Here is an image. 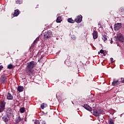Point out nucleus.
Masks as SVG:
<instances>
[{"instance_id":"obj_1","label":"nucleus","mask_w":124,"mask_h":124,"mask_svg":"<svg viewBox=\"0 0 124 124\" xmlns=\"http://www.w3.org/2000/svg\"><path fill=\"white\" fill-rule=\"evenodd\" d=\"M36 64H37V63H36L35 61H31L27 63V65L26 68V73L27 75L31 76V75H32V74H33V70L32 69L36 66Z\"/></svg>"},{"instance_id":"obj_2","label":"nucleus","mask_w":124,"mask_h":124,"mask_svg":"<svg viewBox=\"0 0 124 124\" xmlns=\"http://www.w3.org/2000/svg\"><path fill=\"white\" fill-rule=\"evenodd\" d=\"M105 114V112L103 110V109L101 108H98L97 109L93 110V115L95 116V117H98L100 116V115H104Z\"/></svg>"},{"instance_id":"obj_3","label":"nucleus","mask_w":124,"mask_h":124,"mask_svg":"<svg viewBox=\"0 0 124 124\" xmlns=\"http://www.w3.org/2000/svg\"><path fill=\"white\" fill-rule=\"evenodd\" d=\"M43 35L44 39H48V38H50L52 36V31H46Z\"/></svg>"},{"instance_id":"obj_4","label":"nucleus","mask_w":124,"mask_h":124,"mask_svg":"<svg viewBox=\"0 0 124 124\" xmlns=\"http://www.w3.org/2000/svg\"><path fill=\"white\" fill-rule=\"evenodd\" d=\"M6 103L4 101V100H2L0 103V113H2L3 111H4V109H5V105Z\"/></svg>"},{"instance_id":"obj_5","label":"nucleus","mask_w":124,"mask_h":124,"mask_svg":"<svg viewBox=\"0 0 124 124\" xmlns=\"http://www.w3.org/2000/svg\"><path fill=\"white\" fill-rule=\"evenodd\" d=\"M117 39L118 41L120 42H122V43L124 42V35L121 33H119L117 34Z\"/></svg>"},{"instance_id":"obj_6","label":"nucleus","mask_w":124,"mask_h":124,"mask_svg":"<svg viewBox=\"0 0 124 124\" xmlns=\"http://www.w3.org/2000/svg\"><path fill=\"white\" fill-rule=\"evenodd\" d=\"M83 19V16L82 15H78L76 18L75 19V22H76V23H81L82 22V19Z\"/></svg>"},{"instance_id":"obj_7","label":"nucleus","mask_w":124,"mask_h":124,"mask_svg":"<svg viewBox=\"0 0 124 124\" xmlns=\"http://www.w3.org/2000/svg\"><path fill=\"white\" fill-rule=\"evenodd\" d=\"M7 116H12L13 115V111L11 108H9L7 109L6 111Z\"/></svg>"},{"instance_id":"obj_8","label":"nucleus","mask_w":124,"mask_h":124,"mask_svg":"<svg viewBox=\"0 0 124 124\" xmlns=\"http://www.w3.org/2000/svg\"><path fill=\"white\" fill-rule=\"evenodd\" d=\"M0 80L1 83H2L3 84H4V83L6 82V80H7V78H6V76H5V75H3L1 76Z\"/></svg>"},{"instance_id":"obj_9","label":"nucleus","mask_w":124,"mask_h":124,"mask_svg":"<svg viewBox=\"0 0 124 124\" xmlns=\"http://www.w3.org/2000/svg\"><path fill=\"white\" fill-rule=\"evenodd\" d=\"M83 107L86 110H88V111H90V112L91 111H93V108H92L88 104L83 105Z\"/></svg>"},{"instance_id":"obj_10","label":"nucleus","mask_w":124,"mask_h":124,"mask_svg":"<svg viewBox=\"0 0 124 124\" xmlns=\"http://www.w3.org/2000/svg\"><path fill=\"white\" fill-rule=\"evenodd\" d=\"M6 98L8 100H12L13 99V95L8 93L6 95Z\"/></svg>"},{"instance_id":"obj_11","label":"nucleus","mask_w":124,"mask_h":124,"mask_svg":"<svg viewBox=\"0 0 124 124\" xmlns=\"http://www.w3.org/2000/svg\"><path fill=\"white\" fill-rule=\"evenodd\" d=\"M20 14V11L18 9L15 10V12L14 13V17H17Z\"/></svg>"},{"instance_id":"obj_12","label":"nucleus","mask_w":124,"mask_h":124,"mask_svg":"<svg viewBox=\"0 0 124 124\" xmlns=\"http://www.w3.org/2000/svg\"><path fill=\"white\" fill-rule=\"evenodd\" d=\"M121 84V81H119V79L117 80L113 81L112 83V86H118Z\"/></svg>"},{"instance_id":"obj_13","label":"nucleus","mask_w":124,"mask_h":124,"mask_svg":"<svg viewBox=\"0 0 124 124\" xmlns=\"http://www.w3.org/2000/svg\"><path fill=\"white\" fill-rule=\"evenodd\" d=\"M97 37H98V35L97 33V31H93V38H94V39H96V38H97Z\"/></svg>"},{"instance_id":"obj_14","label":"nucleus","mask_w":124,"mask_h":124,"mask_svg":"<svg viewBox=\"0 0 124 124\" xmlns=\"http://www.w3.org/2000/svg\"><path fill=\"white\" fill-rule=\"evenodd\" d=\"M114 29H120V28H122V23H117L114 25Z\"/></svg>"},{"instance_id":"obj_15","label":"nucleus","mask_w":124,"mask_h":124,"mask_svg":"<svg viewBox=\"0 0 124 124\" xmlns=\"http://www.w3.org/2000/svg\"><path fill=\"white\" fill-rule=\"evenodd\" d=\"M17 91L19 92V93H22L23 91H24V87L21 86H18L17 87Z\"/></svg>"},{"instance_id":"obj_16","label":"nucleus","mask_w":124,"mask_h":124,"mask_svg":"<svg viewBox=\"0 0 124 124\" xmlns=\"http://www.w3.org/2000/svg\"><path fill=\"white\" fill-rule=\"evenodd\" d=\"M108 36H107V34L106 33H105L104 35H103L102 39L104 40V42L106 41H107V38Z\"/></svg>"},{"instance_id":"obj_17","label":"nucleus","mask_w":124,"mask_h":124,"mask_svg":"<svg viewBox=\"0 0 124 124\" xmlns=\"http://www.w3.org/2000/svg\"><path fill=\"white\" fill-rule=\"evenodd\" d=\"M2 119H3V121L4 122H5V123H7V122H8V121H9V118L6 116L3 117Z\"/></svg>"},{"instance_id":"obj_18","label":"nucleus","mask_w":124,"mask_h":124,"mask_svg":"<svg viewBox=\"0 0 124 124\" xmlns=\"http://www.w3.org/2000/svg\"><path fill=\"white\" fill-rule=\"evenodd\" d=\"M21 121H22V118H21V117L19 116L16 118V124H19Z\"/></svg>"},{"instance_id":"obj_19","label":"nucleus","mask_w":124,"mask_h":124,"mask_svg":"<svg viewBox=\"0 0 124 124\" xmlns=\"http://www.w3.org/2000/svg\"><path fill=\"white\" fill-rule=\"evenodd\" d=\"M62 21V16H58L56 20L57 23H61Z\"/></svg>"},{"instance_id":"obj_20","label":"nucleus","mask_w":124,"mask_h":124,"mask_svg":"<svg viewBox=\"0 0 124 124\" xmlns=\"http://www.w3.org/2000/svg\"><path fill=\"white\" fill-rule=\"evenodd\" d=\"M67 21H68V22L69 23H72V24H73L75 22V20L72 19V18H68V19H67Z\"/></svg>"},{"instance_id":"obj_21","label":"nucleus","mask_w":124,"mask_h":124,"mask_svg":"<svg viewBox=\"0 0 124 124\" xmlns=\"http://www.w3.org/2000/svg\"><path fill=\"white\" fill-rule=\"evenodd\" d=\"M108 124H115L114 123V120L112 119H110L109 120H108Z\"/></svg>"},{"instance_id":"obj_22","label":"nucleus","mask_w":124,"mask_h":124,"mask_svg":"<svg viewBox=\"0 0 124 124\" xmlns=\"http://www.w3.org/2000/svg\"><path fill=\"white\" fill-rule=\"evenodd\" d=\"M7 68H8V69H12V68H13V65L11 64H10L8 65Z\"/></svg>"},{"instance_id":"obj_23","label":"nucleus","mask_w":124,"mask_h":124,"mask_svg":"<svg viewBox=\"0 0 124 124\" xmlns=\"http://www.w3.org/2000/svg\"><path fill=\"white\" fill-rule=\"evenodd\" d=\"M16 4H21L22 1L21 0H16Z\"/></svg>"},{"instance_id":"obj_24","label":"nucleus","mask_w":124,"mask_h":124,"mask_svg":"<svg viewBox=\"0 0 124 124\" xmlns=\"http://www.w3.org/2000/svg\"><path fill=\"white\" fill-rule=\"evenodd\" d=\"M20 112L21 113H23L25 112V108H20Z\"/></svg>"},{"instance_id":"obj_25","label":"nucleus","mask_w":124,"mask_h":124,"mask_svg":"<svg viewBox=\"0 0 124 124\" xmlns=\"http://www.w3.org/2000/svg\"><path fill=\"white\" fill-rule=\"evenodd\" d=\"M120 11L122 14H124V8H121L120 9Z\"/></svg>"},{"instance_id":"obj_26","label":"nucleus","mask_w":124,"mask_h":124,"mask_svg":"<svg viewBox=\"0 0 124 124\" xmlns=\"http://www.w3.org/2000/svg\"><path fill=\"white\" fill-rule=\"evenodd\" d=\"M121 80L120 81V83H122V84L124 83V78H121Z\"/></svg>"},{"instance_id":"obj_27","label":"nucleus","mask_w":124,"mask_h":124,"mask_svg":"<svg viewBox=\"0 0 124 124\" xmlns=\"http://www.w3.org/2000/svg\"><path fill=\"white\" fill-rule=\"evenodd\" d=\"M98 27L99 29L102 28V25L101 24V23L100 22H99L98 24Z\"/></svg>"},{"instance_id":"obj_28","label":"nucleus","mask_w":124,"mask_h":124,"mask_svg":"<svg viewBox=\"0 0 124 124\" xmlns=\"http://www.w3.org/2000/svg\"><path fill=\"white\" fill-rule=\"evenodd\" d=\"M34 124H40V122L38 120H35Z\"/></svg>"},{"instance_id":"obj_29","label":"nucleus","mask_w":124,"mask_h":124,"mask_svg":"<svg viewBox=\"0 0 124 124\" xmlns=\"http://www.w3.org/2000/svg\"><path fill=\"white\" fill-rule=\"evenodd\" d=\"M41 109H44V108H45V106H44V104H42L41 105Z\"/></svg>"},{"instance_id":"obj_30","label":"nucleus","mask_w":124,"mask_h":124,"mask_svg":"<svg viewBox=\"0 0 124 124\" xmlns=\"http://www.w3.org/2000/svg\"><path fill=\"white\" fill-rule=\"evenodd\" d=\"M100 53H101V54H103L104 55V50H103V49L100 50Z\"/></svg>"},{"instance_id":"obj_31","label":"nucleus","mask_w":124,"mask_h":124,"mask_svg":"<svg viewBox=\"0 0 124 124\" xmlns=\"http://www.w3.org/2000/svg\"><path fill=\"white\" fill-rule=\"evenodd\" d=\"M39 38H37V39H36V40L34 41V43H36V42L39 40Z\"/></svg>"},{"instance_id":"obj_32","label":"nucleus","mask_w":124,"mask_h":124,"mask_svg":"<svg viewBox=\"0 0 124 124\" xmlns=\"http://www.w3.org/2000/svg\"><path fill=\"white\" fill-rule=\"evenodd\" d=\"M41 124H46V122H45V121H42Z\"/></svg>"},{"instance_id":"obj_33","label":"nucleus","mask_w":124,"mask_h":124,"mask_svg":"<svg viewBox=\"0 0 124 124\" xmlns=\"http://www.w3.org/2000/svg\"><path fill=\"white\" fill-rule=\"evenodd\" d=\"M72 38L73 39V40H76V37H75V36H73V37H72Z\"/></svg>"},{"instance_id":"obj_34","label":"nucleus","mask_w":124,"mask_h":124,"mask_svg":"<svg viewBox=\"0 0 124 124\" xmlns=\"http://www.w3.org/2000/svg\"><path fill=\"white\" fill-rule=\"evenodd\" d=\"M110 60H111V62H113V61H114V59H113V58H111Z\"/></svg>"},{"instance_id":"obj_35","label":"nucleus","mask_w":124,"mask_h":124,"mask_svg":"<svg viewBox=\"0 0 124 124\" xmlns=\"http://www.w3.org/2000/svg\"><path fill=\"white\" fill-rule=\"evenodd\" d=\"M110 43H111V44H112L113 43V42H112V41H111V42H110Z\"/></svg>"}]
</instances>
